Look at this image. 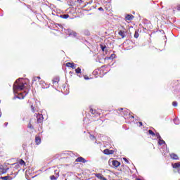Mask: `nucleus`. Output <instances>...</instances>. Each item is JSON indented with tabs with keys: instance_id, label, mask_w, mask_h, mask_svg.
Returning <instances> with one entry per match:
<instances>
[{
	"instance_id": "9b49d317",
	"label": "nucleus",
	"mask_w": 180,
	"mask_h": 180,
	"mask_svg": "<svg viewBox=\"0 0 180 180\" xmlns=\"http://www.w3.org/2000/svg\"><path fill=\"white\" fill-rule=\"evenodd\" d=\"M37 119L38 123H41V122H43V115L39 114V115L37 116Z\"/></svg>"
},
{
	"instance_id": "393cba45",
	"label": "nucleus",
	"mask_w": 180,
	"mask_h": 180,
	"mask_svg": "<svg viewBox=\"0 0 180 180\" xmlns=\"http://www.w3.org/2000/svg\"><path fill=\"white\" fill-rule=\"evenodd\" d=\"M20 165H26V162H25V160H20Z\"/></svg>"
},
{
	"instance_id": "0eeeda50",
	"label": "nucleus",
	"mask_w": 180,
	"mask_h": 180,
	"mask_svg": "<svg viewBox=\"0 0 180 180\" xmlns=\"http://www.w3.org/2000/svg\"><path fill=\"white\" fill-rule=\"evenodd\" d=\"M172 168H174V169H178V168H180V162H177L175 163H172Z\"/></svg>"
},
{
	"instance_id": "7c9ffc66",
	"label": "nucleus",
	"mask_w": 180,
	"mask_h": 180,
	"mask_svg": "<svg viewBox=\"0 0 180 180\" xmlns=\"http://www.w3.org/2000/svg\"><path fill=\"white\" fill-rule=\"evenodd\" d=\"M149 134H150L151 136H155V134L152 131V130H149L148 131Z\"/></svg>"
},
{
	"instance_id": "79ce46f5",
	"label": "nucleus",
	"mask_w": 180,
	"mask_h": 180,
	"mask_svg": "<svg viewBox=\"0 0 180 180\" xmlns=\"http://www.w3.org/2000/svg\"><path fill=\"white\" fill-rule=\"evenodd\" d=\"M86 34L87 36H89V31H86Z\"/></svg>"
},
{
	"instance_id": "cd10ccee",
	"label": "nucleus",
	"mask_w": 180,
	"mask_h": 180,
	"mask_svg": "<svg viewBox=\"0 0 180 180\" xmlns=\"http://www.w3.org/2000/svg\"><path fill=\"white\" fill-rule=\"evenodd\" d=\"M135 39H139V32H137L136 31L135 32V34L134 35Z\"/></svg>"
},
{
	"instance_id": "dca6fc26",
	"label": "nucleus",
	"mask_w": 180,
	"mask_h": 180,
	"mask_svg": "<svg viewBox=\"0 0 180 180\" xmlns=\"http://www.w3.org/2000/svg\"><path fill=\"white\" fill-rule=\"evenodd\" d=\"M60 18H62V19H68V18H70V15L68 14L60 15Z\"/></svg>"
},
{
	"instance_id": "4c0bfd02",
	"label": "nucleus",
	"mask_w": 180,
	"mask_h": 180,
	"mask_svg": "<svg viewBox=\"0 0 180 180\" xmlns=\"http://www.w3.org/2000/svg\"><path fill=\"white\" fill-rule=\"evenodd\" d=\"M124 161H125V162H127V164H129V160H127V158H123Z\"/></svg>"
},
{
	"instance_id": "6ab92c4d",
	"label": "nucleus",
	"mask_w": 180,
	"mask_h": 180,
	"mask_svg": "<svg viewBox=\"0 0 180 180\" xmlns=\"http://www.w3.org/2000/svg\"><path fill=\"white\" fill-rule=\"evenodd\" d=\"M37 79H38L39 81H40L41 77H39V76L34 77L32 79V82H34L37 81Z\"/></svg>"
},
{
	"instance_id": "de8ad7c7",
	"label": "nucleus",
	"mask_w": 180,
	"mask_h": 180,
	"mask_svg": "<svg viewBox=\"0 0 180 180\" xmlns=\"http://www.w3.org/2000/svg\"><path fill=\"white\" fill-rule=\"evenodd\" d=\"M130 117H131L132 119H134V116L131 115Z\"/></svg>"
},
{
	"instance_id": "72a5a7b5",
	"label": "nucleus",
	"mask_w": 180,
	"mask_h": 180,
	"mask_svg": "<svg viewBox=\"0 0 180 180\" xmlns=\"http://www.w3.org/2000/svg\"><path fill=\"white\" fill-rule=\"evenodd\" d=\"M8 169H4V170H2L1 174H6Z\"/></svg>"
},
{
	"instance_id": "aec40b11",
	"label": "nucleus",
	"mask_w": 180,
	"mask_h": 180,
	"mask_svg": "<svg viewBox=\"0 0 180 180\" xmlns=\"http://www.w3.org/2000/svg\"><path fill=\"white\" fill-rule=\"evenodd\" d=\"M113 58H116V55L115 53L111 54L108 58V60H113Z\"/></svg>"
},
{
	"instance_id": "a211bd4d",
	"label": "nucleus",
	"mask_w": 180,
	"mask_h": 180,
	"mask_svg": "<svg viewBox=\"0 0 180 180\" xmlns=\"http://www.w3.org/2000/svg\"><path fill=\"white\" fill-rule=\"evenodd\" d=\"M123 113H124V116H127V115H130V110H124Z\"/></svg>"
},
{
	"instance_id": "b1692460",
	"label": "nucleus",
	"mask_w": 180,
	"mask_h": 180,
	"mask_svg": "<svg viewBox=\"0 0 180 180\" xmlns=\"http://www.w3.org/2000/svg\"><path fill=\"white\" fill-rule=\"evenodd\" d=\"M100 47H101L102 51H105V49H106V46L105 45L103 46V45L101 44Z\"/></svg>"
},
{
	"instance_id": "5701e85b",
	"label": "nucleus",
	"mask_w": 180,
	"mask_h": 180,
	"mask_svg": "<svg viewBox=\"0 0 180 180\" xmlns=\"http://www.w3.org/2000/svg\"><path fill=\"white\" fill-rule=\"evenodd\" d=\"M174 124H179V120L178 118H176L174 120Z\"/></svg>"
},
{
	"instance_id": "4468645a",
	"label": "nucleus",
	"mask_w": 180,
	"mask_h": 180,
	"mask_svg": "<svg viewBox=\"0 0 180 180\" xmlns=\"http://www.w3.org/2000/svg\"><path fill=\"white\" fill-rule=\"evenodd\" d=\"M58 81H59V79L58 78L54 79L53 80V86H58Z\"/></svg>"
},
{
	"instance_id": "f03ea898",
	"label": "nucleus",
	"mask_w": 180,
	"mask_h": 180,
	"mask_svg": "<svg viewBox=\"0 0 180 180\" xmlns=\"http://www.w3.org/2000/svg\"><path fill=\"white\" fill-rule=\"evenodd\" d=\"M66 67H70V68H72V70H75V68H77V64L74 63L68 62L66 63Z\"/></svg>"
},
{
	"instance_id": "58836bf2",
	"label": "nucleus",
	"mask_w": 180,
	"mask_h": 180,
	"mask_svg": "<svg viewBox=\"0 0 180 180\" xmlns=\"http://www.w3.org/2000/svg\"><path fill=\"white\" fill-rule=\"evenodd\" d=\"M98 11H103V8L99 7V8H98Z\"/></svg>"
},
{
	"instance_id": "f704fd0d",
	"label": "nucleus",
	"mask_w": 180,
	"mask_h": 180,
	"mask_svg": "<svg viewBox=\"0 0 180 180\" xmlns=\"http://www.w3.org/2000/svg\"><path fill=\"white\" fill-rule=\"evenodd\" d=\"M5 169L4 168V165H0V171H4Z\"/></svg>"
},
{
	"instance_id": "f8f14e48",
	"label": "nucleus",
	"mask_w": 180,
	"mask_h": 180,
	"mask_svg": "<svg viewBox=\"0 0 180 180\" xmlns=\"http://www.w3.org/2000/svg\"><path fill=\"white\" fill-rule=\"evenodd\" d=\"M118 34L121 36L122 39H124V37H126V33L124 32V31H122V30L119 31Z\"/></svg>"
},
{
	"instance_id": "f3484780",
	"label": "nucleus",
	"mask_w": 180,
	"mask_h": 180,
	"mask_svg": "<svg viewBox=\"0 0 180 180\" xmlns=\"http://www.w3.org/2000/svg\"><path fill=\"white\" fill-rule=\"evenodd\" d=\"M158 144L159 146H162V144H165V141L162 140V138H160V139H158Z\"/></svg>"
},
{
	"instance_id": "c9c22d12",
	"label": "nucleus",
	"mask_w": 180,
	"mask_h": 180,
	"mask_svg": "<svg viewBox=\"0 0 180 180\" xmlns=\"http://www.w3.org/2000/svg\"><path fill=\"white\" fill-rule=\"evenodd\" d=\"M43 84H45V82L44 80H40L39 81V84L43 85Z\"/></svg>"
},
{
	"instance_id": "e433bc0d",
	"label": "nucleus",
	"mask_w": 180,
	"mask_h": 180,
	"mask_svg": "<svg viewBox=\"0 0 180 180\" xmlns=\"http://www.w3.org/2000/svg\"><path fill=\"white\" fill-rule=\"evenodd\" d=\"M55 174H56V177L58 178V176H60L59 173L58 172H57V170H55Z\"/></svg>"
},
{
	"instance_id": "a19ab883",
	"label": "nucleus",
	"mask_w": 180,
	"mask_h": 180,
	"mask_svg": "<svg viewBox=\"0 0 180 180\" xmlns=\"http://www.w3.org/2000/svg\"><path fill=\"white\" fill-rule=\"evenodd\" d=\"M177 11H180V5L177 6Z\"/></svg>"
},
{
	"instance_id": "37998d69",
	"label": "nucleus",
	"mask_w": 180,
	"mask_h": 180,
	"mask_svg": "<svg viewBox=\"0 0 180 180\" xmlns=\"http://www.w3.org/2000/svg\"><path fill=\"white\" fill-rule=\"evenodd\" d=\"M84 79L88 80V79H89V77H84Z\"/></svg>"
},
{
	"instance_id": "2f4dec72",
	"label": "nucleus",
	"mask_w": 180,
	"mask_h": 180,
	"mask_svg": "<svg viewBox=\"0 0 180 180\" xmlns=\"http://www.w3.org/2000/svg\"><path fill=\"white\" fill-rule=\"evenodd\" d=\"M54 27H61L63 28V25H60V24H55Z\"/></svg>"
},
{
	"instance_id": "c03bdc74",
	"label": "nucleus",
	"mask_w": 180,
	"mask_h": 180,
	"mask_svg": "<svg viewBox=\"0 0 180 180\" xmlns=\"http://www.w3.org/2000/svg\"><path fill=\"white\" fill-rule=\"evenodd\" d=\"M4 126L6 127V126H8V122H5Z\"/></svg>"
},
{
	"instance_id": "ddd939ff",
	"label": "nucleus",
	"mask_w": 180,
	"mask_h": 180,
	"mask_svg": "<svg viewBox=\"0 0 180 180\" xmlns=\"http://www.w3.org/2000/svg\"><path fill=\"white\" fill-rule=\"evenodd\" d=\"M35 143H36V144H37V146H39V144H40L41 143V139H40L39 136H36L35 137Z\"/></svg>"
},
{
	"instance_id": "9d476101",
	"label": "nucleus",
	"mask_w": 180,
	"mask_h": 180,
	"mask_svg": "<svg viewBox=\"0 0 180 180\" xmlns=\"http://www.w3.org/2000/svg\"><path fill=\"white\" fill-rule=\"evenodd\" d=\"M112 165L113 167H115V168H117V167L120 166V162L117 160H112Z\"/></svg>"
},
{
	"instance_id": "a878e982",
	"label": "nucleus",
	"mask_w": 180,
	"mask_h": 180,
	"mask_svg": "<svg viewBox=\"0 0 180 180\" xmlns=\"http://www.w3.org/2000/svg\"><path fill=\"white\" fill-rule=\"evenodd\" d=\"M50 178H51V180H57L58 179V177L54 175L51 176Z\"/></svg>"
},
{
	"instance_id": "a18cd8bd",
	"label": "nucleus",
	"mask_w": 180,
	"mask_h": 180,
	"mask_svg": "<svg viewBox=\"0 0 180 180\" xmlns=\"http://www.w3.org/2000/svg\"><path fill=\"white\" fill-rule=\"evenodd\" d=\"M139 124H140V126H143V122H139Z\"/></svg>"
},
{
	"instance_id": "09e8293b",
	"label": "nucleus",
	"mask_w": 180,
	"mask_h": 180,
	"mask_svg": "<svg viewBox=\"0 0 180 180\" xmlns=\"http://www.w3.org/2000/svg\"><path fill=\"white\" fill-rule=\"evenodd\" d=\"M119 110H123V108H120Z\"/></svg>"
},
{
	"instance_id": "39448f33",
	"label": "nucleus",
	"mask_w": 180,
	"mask_h": 180,
	"mask_svg": "<svg viewBox=\"0 0 180 180\" xmlns=\"http://www.w3.org/2000/svg\"><path fill=\"white\" fill-rule=\"evenodd\" d=\"M95 176H96V178H98V179L108 180V179L103 177V176L102 174H101V173H96V174H95Z\"/></svg>"
},
{
	"instance_id": "bb28decb",
	"label": "nucleus",
	"mask_w": 180,
	"mask_h": 180,
	"mask_svg": "<svg viewBox=\"0 0 180 180\" xmlns=\"http://www.w3.org/2000/svg\"><path fill=\"white\" fill-rule=\"evenodd\" d=\"M155 136H156L157 139L159 140L160 139H161V136L160 135V133L157 132L156 134H155Z\"/></svg>"
},
{
	"instance_id": "8fccbe9b",
	"label": "nucleus",
	"mask_w": 180,
	"mask_h": 180,
	"mask_svg": "<svg viewBox=\"0 0 180 180\" xmlns=\"http://www.w3.org/2000/svg\"><path fill=\"white\" fill-rule=\"evenodd\" d=\"M0 103H1V101H0Z\"/></svg>"
},
{
	"instance_id": "6e6552de",
	"label": "nucleus",
	"mask_w": 180,
	"mask_h": 180,
	"mask_svg": "<svg viewBox=\"0 0 180 180\" xmlns=\"http://www.w3.org/2000/svg\"><path fill=\"white\" fill-rule=\"evenodd\" d=\"M133 19H134V16L131 14H127L125 16V20H133Z\"/></svg>"
},
{
	"instance_id": "ea45409f",
	"label": "nucleus",
	"mask_w": 180,
	"mask_h": 180,
	"mask_svg": "<svg viewBox=\"0 0 180 180\" xmlns=\"http://www.w3.org/2000/svg\"><path fill=\"white\" fill-rule=\"evenodd\" d=\"M28 127H30V129H33V126L32 124H30Z\"/></svg>"
},
{
	"instance_id": "20e7f679",
	"label": "nucleus",
	"mask_w": 180,
	"mask_h": 180,
	"mask_svg": "<svg viewBox=\"0 0 180 180\" xmlns=\"http://www.w3.org/2000/svg\"><path fill=\"white\" fill-rule=\"evenodd\" d=\"M114 153L115 150H113L105 149L103 150V153L105 154V155H110V154H113Z\"/></svg>"
},
{
	"instance_id": "4be33fe9",
	"label": "nucleus",
	"mask_w": 180,
	"mask_h": 180,
	"mask_svg": "<svg viewBox=\"0 0 180 180\" xmlns=\"http://www.w3.org/2000/svg\"><path fill=\"white\" fill-rule=\"evenodd\" d=\"M75 72H76V74H81L80 68H77V69H75Z\"/></svg>"
},
{
	"instance_id": "c85d7f7f",
	"label": "nucleus",
	"mask_w": 180,
	"mask_h": 180,
	"mask_svg": "<svg viewBox=\"0 0 180 180\" xmlns=\"http://www.w3.org/2000/svg\"><path fill=\"white\" fill-rule=\"evenodd\" d=\"M172 105H173L174 108H176V106H178V102L174 101V102L172 103Z\"/></svg>"
},
{
	"instance_id": "c756f323",
	"label": "nucleus",
	"mask_w": 180,
	"mask_h": 180,
	"mask_svg": "<svg viewBox=\"0 0 180 180\" xmlns=\"http://www.w3.org/2000/svg\"><path fill=\"white\" fill-rule=\"evenodd\" d=\"M90 113H91V115H95V113H96V111L91 108L90 109Z\"/></svg>"
},
{
	"instance_id": "423d86ee",
	"label": "nucleus",
	"mask_w": 180,
	"mask_h": 180,
	"mask_svg": "<svg viewBox=\"0 0 180 180\" xmlns=\"http://www.w3.org/2000/svg\"><path fill=\"white\" fill-rule=\"evenodd\" d=\"M76 162H82L83 164H85L86 162V160L82 157H79L76 159Z\"/></svg>"
},
{
	"instance_id": "7ed1b4c3",
	"label": "nucleus",
	"mask_w": 180,
	"mask_h": 180,
	"mask_svg": "<svg viewBox=\"0 0 180 180\" xmlns=\"http://www.w3.org/2000/svg\"><path fill=\"white\" fill-rule=\"evenodd\" d=\"M170 158L172 160H175L176 161H179V157H178V155L175 154V153H170Z\"/></svg>"
},
{
	"instance_id": "1a4fd4ad",
	"label": "nucleus",
	"mask_w": 180,
	"mask_h": 180,
	"mask_svg": "<svg viewBox=\"0 0 180 180\" xmlns=\"http://www.w3.org/2000/svg\"><path fill=\"white\" fill-rule=\"evenodd\" d=\"M68 34H69V36H71V37H75L77 36V32H74L71 30H69Z\"/></svg>"
},
{
	"instance_id": "f257e3e1",
	"label": "nucleus",
	"mask_w": 180,
	"mask_h": 180,
	"mask_svg": "<svg viewBox=\"0 0 180 180\" xmlns=\"http://www.w3.org/2000/svg\"><path fill=\"white\" fill-rule=\"evenodd\" d=\"M22 78H19L15 82L13 86V89L14 94H18L19 91H23V89H25V91L23 93L19 94V96L14 97V99H16V98H18V99H24L25 96H26V95L29 94V91H27L26 86H25L26 85V83H23L22 82Z\"/></svg>"
},
{
	"instance_id": "2eb2a0df",
	"label": "nucleus",
	"mask_w": 180,
	"mask_h": 180,
	"mask_svg": "<svg viewBox=\"0 0 180 180\" xmlns=\"http://www.w3.org/2000/svg\"><path fill=\"white\" fill-rule=\"evenodd\" d=\"M0 179H3V180H12V177H11L9 176H1V177H0Z\"/></svg>"
},
{
	"instance_id": "473e14b6",
	"label": "nucleus",
	"mask_w": 180,
	"mask_h": 180,
	"mask_svg": "<svg viewBox=\"0 0 180 180\" xmlns=\"http://www.w3.org/2000/svg\"><path fill=\"white\" fill-rule=\"evenodd\" d=\"M31 110H32V112H33V113H34V112H36V110H34V107L33 106V105H31Z\"/></svg>"
},
{
	"instance_id": "49530a36",
	"label": "nucleus",
	"mask_w": 180,
	"mask_h": 180,
	"mask_svg": "<svg viewBox=\"0 0 180 180\" xmlns=\"http://www.w3.org/2000/svg\"><path fill=\"white\" fill-rule=\"evenodd\" d=\"M1 116H2V112H1V110H0V117H1Z\"/></svg>"
},
{
	"instance_id": "412c9836",
	"label": "nucleus",
	"mask_w": 180,
	"mask_h": 180,
	"mask_svg": "<svg viewBox=\"0 0 180 180\" xmlns=\"http://www.w3.org/2000/svg\"><path fill=\"white\" fill-rule=\"evenodd\" d=\"M90 139L92 140L93 141H95V140H96V138L95 137V136L90 134Z\"/></svg>"
}]
</instances>
